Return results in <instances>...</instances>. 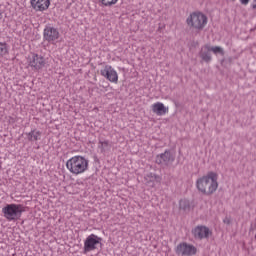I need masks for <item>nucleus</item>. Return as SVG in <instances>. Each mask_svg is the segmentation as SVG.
<instances>
[{
    "mask_svg": "<svg viewBox=\"0 0 256 256\" xmlns=\"http://www.w3.org/2000/svg\"><path fill=\"white\" fill-rule=\"evenodd\" d=\"M219 175L216 172L210 171L207 175H204L196 180V189L202 193V195H206L207 197H211L217 189H219Z\"/></svg>",
    "mask_w": 256,
    "mask_h": 256,
    "instance_id": "nucleus-1",
    "label": "nucleus"
},
{
    "mask_svg": "<svg viewBox=\"0 0 256 256\" xmlns=\"http://www.w3.org/2000/svg\"><path fill=\"white\" fill-rule=\"evenodd\" d=\"M66 169L72 175H81L85 171H89V159L85 156L76 155L66 162Z\"/></svg>",
    "mask_w": 256,
    "mask_h": 256,
    "instance_id": "nucleus-2",
    "label": "nucleus"
},
{
    "mask_svg": "<svg viewBox=\"0 0 256 256\" xmlns=\"http://www.w3.org/2000/svg\"><path fill=\"white\" fill-rule=\"evenodd\" d=\"M3 217L6 221H19L25 213L23 204H6L2 208Z\"/></svg>",
    "mask_w": 256,
    "mask_h": 256,
    "instance_id": "nucleus-3",
    "label": "nucleus"
},
{
    "mask_svg": "<svg viewBox=\"0 0 256 256\" xmlns=\"http://www.w3.org/2000/svg\"><path fill=\"white\" fill-rule=\"evenodd\" d=\"M207 16L201 12H193L191 13L186 23L189 27H193V29H197L198 31H203L205 29V25H207Z\"/></svg>",
    "mask_w": 256,
    "mask_h": 256,
    "instance_id": "nucleus-4",
    "label": "nucleus"
},
{
    "mask_svg": "<svg viewBox=\"0 0 256 256\" xmlns=\"http://www.w3.org/2000/svg\"><path fill=\"white\" fill-rule=\"evenodd\" d=\"M103 241V238L95 235V234H90L85 240H84V247H83V254L87 255V253H91V251H95L99 249L103 245L101 243Z\"/></svg>",
    "mask_w": 256,
    "mask_h": 256,
    "instance_id": "nucleus-5",
    "label": "nucleus"
},
{
    "mask_svg": "<svg viewBox=\"0 0 256 256\" xmlns=\"http://www.w3.org/2000/svg\"><path fill=\"white\" fill-rule=\"evenodd\" d=\"M174 162L175 154L170 149H167L163 153L158 154L155 158V163L157 165H164L165 167H169Z\"/></svg>",
    "mask_w": 256,
    "mask_h": 256,
    "instance_id": "nucleus-6",
    "label": "nucleus"
},
{
    "mask_svg": "<svg viewBox=\"0 0 256 256\" xmlns=\"http://www.w3.org/2000/svg\"><path fill=\"white\" fill-rule=\"evenodd\" d=\"M175 253L178 256H193L197 255V247L187 242L179 243L175 248Z\"/></svg>",
    "mask_w": 256,
    "mask_h": 256,
    "instance_id": "nucleus-7",
    "label": "nucleus"
},
{
    "mask_svg": "<svg viewBox=\"0 0 256 256\" xmlns=\"http://www.w3.org/2000/svg\"><path fill=\"white\" fill-rule=\"evenodd\" d=\"M59 29L51 26V25H46L44 30H43V40L47 41V43H55L57 39L60 37Z\"/></svg>",
    "mask_w": 256,
    "mask_h": 256,
    "instance_id": "nucleus-8",
    "label": "nucleus"
},
{
    "mask_svg": "<svg viewBox=\"0 0 256 256\" xmlns=\"http://www.w3.org/2000/svg\"><path fill=\"white\" fill-rule=\"evenodd\" d=\"M192 235L194 239L202 241V239H209L210 235H213V232L207 226L198 225L192 229Z\"/></svg>",
    "mask_w": 256,
    "mask_h": 256,
    "instance_id": "nucleus-9",
    "label": "nucleus"
},
{
    "mask_svg": "<svg viewBox=\"0 0 256 256\" xmlns=\"http://www.w3.org/2000/svg\"><path fill=\"white\" fill-rule=\"evenodd\" d=\"M100 75L105 77L110 83H119V74L110 65H106L104 69L100 70Z\"/></svg>",
    "mask_w": 256,
    "mask_h": 256,
    "instance_id": "nucleus-10",
    "label": "nucleus"
},
{
    "mask_svg": "<svg viewBox=\"0 0 256 256\" xmlns=\"http://www.w3.org/2000/svg\"><path fill=\"white\" fill-rule=\"evenodd\" d=\"M29 67L32 71H41L45 67V58L39 54H32V58L29 60Z\"/></svg>",
    "mask_w": 256,
    "mask_h": 256,
    "instance_id": "nucleus-11",
    "label": "nucleus"
},
{
    "mask_svg": "<svg viewBox=\"0 0 256 256\" xmlns=\"http://www.w3.org/2000/svg\"><path fill=\"white\" fill-rule=\"evenodd\" d=\"M32 9L35 11H47L49 5H51L50 0H30Z\"/></svg>",
    "mask_w": 256,
    "mask_h": 256,
    "instance_id": "nucleus-12",
    "label": "nucleus"
},
{
    "mask_svg": "<svg viewBox=\"0 0 256 256\" xmlns=\"http://www.w3.org/2000/svg\"><path fill=\"white\" fill-rule=\"evenodd\" d=\"M199 57L204 63H211V61H213V56H211V45L206 44L202 46L199 52Z\"/></svg>",
    "mask_w": 256,
    "mask_h": 256,
    "instance_id": "nucleus-13",
    "label": "nucleus"
},
{
    "mask_svg": "<svg viewBox=\"0 0 256 256\" xmlns=\"http://www.w3.org/2000/svg\"><path fill=\"white\" fill-rule=\"evenodd\" d=\"M152 111L159 117L166 115V113H169V108L165 107V104L161 102H157L152 105Z\"/></svg>",
    "mask_w": 256,
    "mask_h": 256,
    "instance_id": "nucleus-14",
    "label": "nucleus"
},
{
    "mask_svg": "<svg viewBox=\"0 0 256 256\" xmlns=\"http://www.w3.org/2000/svg\"><path fill=\"white\" fill-rule=\"evenodd\" d=\"M144 181L146 183V185H151V187H155V181L157 183H161V176L153 173V172H149L148 174H146L144 176Z\"/></svg>",
    "mask_w": 256,
    "mask_h": 256,
    "instance_id": "nucleus-15",
    "label": "nucleus"
},
{
    "mask_svg": "<svg viewBox=\"0 0 256 256\" xmlns=\"http://www.w3.org/2000/svg\"><path fill=\"white\" fill-rule=\"evenodd\" d=\"M25 135L30 142L39 141L41 139L42 132L37 129H33L30 132H26Z\"/></svg>",
    "mask_w": 256,
    "mask_h": 256,
    "instance_id": "nucleus-16",
    "label": "nucleus"
},
{
    "mask_svg": "<svg viewBox=\"0 0 256 256\" xmlns=\"http://www.w3.org/2000/svg\"><path fill=\"white\" fill-rule=\"evenodd\" d=\"M179 209L185 212L191 211V202L187 199L180 200Z\"/></svg>",
    "mask_w": 256,
    "mask_h": 256,
    "instance_id": "nucleus-17",
    "label": "nucleus"
},
{
    "mask_svg": "<svg viewBox=\"0 0 256 256\" xmlns=\"http://www.w3.org/2000/svg\"><path fill=\"white\" fill-rule=\"evenodd\" d=\"M210 51L214 53V55H222L225 56V50L221 46H210Z\"/></svg>",
    "mask_w": 256,
    "mask_h": 256,
    "instance_id": "nucleus-18",
    "label": "nucleus"
},
{
    "mask_svg": "<svg viewBox=\"0 0 256 256\" xmlns=\"http://www.w3.org/2000/svg\"><path fill=\"white\" fill-rule=\"evenodd\" d=\"M9 53V49L7 48V43L0 42V57H4V55H7Z\"/></svg>",
    "mask_w": 256,
    "mask_h": 256,
    "instance_id": "nucleus-19",
    "label": "nucleus"
},
{
    "mask_svg": "<svg viewBox=\"0 0 256 256\" xmlns=\"http://www.w3.org/2000/svg\"><path fill=\"white\" fill-rule=\"evenodd\" d=\"M101 153H105L107 147H109V140L99 141V146Z\"/></svg>",
    "mask_w": 256,
    "mask_h": 256,
    "instance_id": "nucleus-20",
    "label": "nucleus"
},
{
    "mask_svg": "<svg viewBox=\"0 0 256 256\" xmlns=\"http://www.w3.org/2000/svg\"><path fill=\"white\" fill-rule=\"evenodd\" d=\"M119 0H100V3L104 5V7H111L115 5Z\"/></svg>",
    "mask_w": 256,
    "mask_h": 256,
    "instance_id": "nucleus-21",
    "label": "nucleus"
},
{
    "mask_svg": "<svg viewBox=\"0 0 256 256\" xmlns=\"http://www.w3.org/2000/svg\"><path fill=\"white\" fill-rule=\"evenodd\" d=\"M223 223H225V225H231V217L226 216V217L223 219Z\"/></svg>",
    "mask_w": 256,
    "mask_h": 256,
    "instance_id": "nucleus-22",
    "label": "nucleus"
},
{
    "mask_svg": "<svg viewBox=\"0 0 256 256\" xmlns=\"http://www.w3.org/2000/svg\"><path fill=\"white\" fill-rule=\"evenodd\" d=\"M242 5H249V0H240Z\"/></svg>",
    "mask_w": 256,
    "mask_h": 256,
    "instance_id": "nucleus-23",
    "label": "nucleus"
},
{
    "mask_svg": "<svg viewBox=\"0 0 256 256\" xmlns=\"http://www.w3.org/2000/svg\"><path fill=\"white\" fill-rule=\"evenodd\" d=\"M251 7L256 11V0H253Z\"/></svg>",
    "mask_w": 256,
    "mask_h": 256,
    "instance_id": "nucleus-24",
    "label": "nucleus"
},
{
    "mask_svg": "<svg viewBox=\"0 0 256 256\" xmlns=\"http://www.w3.org/2000/svg\"><path fill=\"white\" fill-rule=\"evenodd\" d=\"M93 159L94 163H99V157H97V155H94Z\"/></svg>",
    "mask_w": 256,
    "mask_h": 256,
    "instance_id": "nucleus-25",
    "label": "nucleus"
},
{
    "mask_svg": "<svg viewBox=\"0 0 256 256\" xmlns=\"http://www.w3.org/2000/svg\"><path fill=\"white\" fill-rule=\"evenodd\" d=\"M3 19V11L0 10V21Z\"/></svg>",
    "mask_w": 256,
    "mask_h": 256,
    "instance_id": "nucleus-26",
    "label": "nucleus"
},
{
    "mask_svg": "<svg viewBox=\"0 0 256 256\" xmlns=\"http://www.w3.org/2000/svg\"><path fill=\"white\" fill-rule=\"evenodd\" d=\"M255 238H256V235H255Z\"/></svg>",
    "mask_w": 256,
    "mask_h": 256,
    "instance_id": "nucleus-27",
    "label": "nucleus"
}]
</instances>
